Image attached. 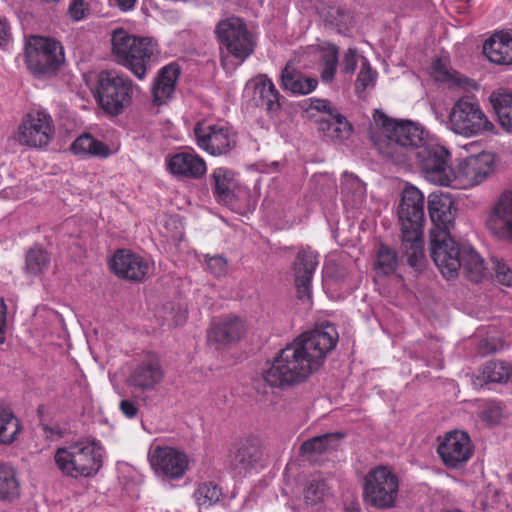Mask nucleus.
I'll return each mask as SVG.
<instances>
[{"label": "nucleus", "mask_w": 512, "mask_h": 512, "mask_svg": "<svg viewBox=\"0 0 512 512\" xmlns=\"http://www.w3.org/2000/svg\"><path fill=\"white\" fill-rule=\"evenodd\" d=\"M109 265L116 276L135 282L143 281L151 270L147 259L126 250H118Z\"/></svg>", "instance_id": "18"}, {"label": "nucleus", "mask_w": 512, "mask_h": 512, "mask_svg": "<svg viewBox=\"0 0 512 512\" xmlns=\"http://www.w3.org/2000/svg\"><path fill=\"white\" fill-rule=\"evenodd\" d=\"M319 131L331 140L342 141L347 139L352 131L350 123L337 111L328 118L320 117L318 120Z\"/></svg>", "instance_id": "29"}, {"label": "nucleus", "mask_w": 512, "mask_h": 512, "mask_svg": "<svg viewBox=\"0 0 512 512\" xmlns=\"http://www.w3.org/2000/svg\"><path fill=\"white\" fill-rule=\"evenodd\" d=\"M138 86L126 75L102 71L97 80L96 99L109 114L119 115L131 103Z\"/></svg>", "instance_id": "6"}, {"label": "nucleus", "mask_w": 512, "mask_h": 512, "mask_svg": "<svg viewBox=\"0 0 512 512\" xmlns=\"http://www.w3.org/2000/svg\"><path fill=\"white\" fill-rule=\"evenodd\" d=\"M7 330V306L2 297H0V345L5 342Z\"/></svg>", "instance_id": "55"}, {"label": "nucleus", "mask_w": 512, "mask_h": 512, "mask_svg": "<svg viewBox=\"0 0 512 512\" xmlns=\"http://www.w3.org/2000/svg\"><path fill=\"white\" fill-rule=\"evenodd\" d=\"M461 269L466 277L475 283L480 282L485 275L483 259L471 247L463 246Z\"/></svg>", "instance_id": "34"}, {"label": "nucleus", "mask_w": 512, "mask_h": 512, "mask_svg": "<svg viewBox=\"0 0 512 512\" xmlns=\"http://www.w3.org/2000/svg\"><path fill=\"white\" fill-rule=\"evenodd\" d=\"M247 199L248 191L245 187L238 186L233 181L226 182V206L232 210H239Z\"/></svg>", "instance_id": "44"}, {"label": "nucleus", "mask_w": 512, "mask_h": 512, "mask_svg": "<svg viewBox=\"0 0 512 512\" xmlns=\"http://www.w3.org/2000/svg\"><path fill=\"white\" fill-rule=\"evenodd\" d=\"M431 75L435 80L440 82H448L460 85L461 80L459 74L456 71L450 70L445 62L437 59L433 62L431 67Z\"/></svg>", "instance_id": "46"}, {"label": "nucleus", "mask_w": 512, "mask_h": 512, "mask_svg": "<svg viewBox=\"0 0 512 512\" xmlns=\"http://www.w3.org/2000/svg\"><path fill=\"white\" fill-rule=\"evenodd\" d=\"M329 486L321 477H315L310 480L304 490V497L310 504L321 501L327 494Z\"/></svg>", "instance_id": "45"}, {"label": "nucleus", "mask_w": 512, "mask_h": 512, "mask_svg": "<svg viewBox=\"0 0 512 512\" xmlns=\"http://www.w3.org/2000/svg\"><path fill=\"white\" fill-rule=\"evenodd\" d=\"M489 101L498 117L500 125L512 132V92L498 90L491 93Z\"/></svg>", "instance_id": "31"}, {"label": "nucleus", "mask_w": 512, "mask_h": 512, "mask_svg": "<svg viewBox=\"0 0 512 512\" xmlns=\"http://www.w3.org/2000/svg\"><path fill=\"white\" fill-rule=\"evenodd\" d=\"M179 75L180 69L175 63L160 69L152 86L153 102L156 105H163L172 98Z\"/></svg>", "instance_id": "26"}, {"label": "nucleus", "mask_w": 512, "mask_h": 512, "mask_svg": "<svg viewBox=\"0 0 512 512\" xmlns=\"http://www.w3.org/2000/svg\"><path fill=\"white\" fill-rule=\"evenodd\" d=\"M103 450L96 440L81 439L54 452V463L60 473L72 479L92 477L102 466Z\"/></svg>", "instance_id": "4"}, {"label": "nucleus", "mask_w": 512, "mask_h": 512, "mask_svg": "<svg viewBox=\"0 0 512 512\" xmlns=\"http://www.w3.org/2000/svg\"><path fill=\"white\" fill-rule=\"evenodd\" d=\"M111 42L116 61L139 80L145 79L158 53L156 43L149 38L130 35L123 29L114 31Z\"/></svg>", "instance_id": "5"}, {"label": "nucleus", "mask_w": 512, "mask_h": 512, "mask_svg": "<svg viewBox=\"0 0 512 512\" xmlns=\"http://www.w3.org/2000/svg\"><path fill=\"white\" fill-rule=\"evenodd\" d=\"M168 170L177 177L199 179L207 171L202 157L193 149L173 154L167 161Z\"/></svg>", "instance_id": "23"}, {"label": "nucleus", "mask_w": 512, "mask_h": 512, "mask_svg": "<svg viewBox=\"0 0 512 512\" xmlns=\"http://www.w3.org/2000/svg\"><path fill=\"white\" fill-rule=\"evenodd\" d=\"M357 60V50L354 48H349L343 55V59L341 62L342 72L352 74L356 69Z\"/></svg>", "instance_id": "53"}, {"label": "nucleus", "mask_w": 512, "mask_h": 512, "mask_svg": "<svg viewBox=\"0 0 512 512\" xmlns=\"http://www.w3.org/2000/svg\"><path fill=\"white\" fill-rule=\"evenodd\" d=\"M437 452L445 466L458 468L473 454V445L466 432L455 430L447 433L438 446Z\"/></svg>", "instance_id": "16"}, {"label": "nucleus", "mask_w": 512, "mask_h": 512, "mask_svg": "<svg viewBox=\"0 0 512 512\" xmlns=\"http://www.w3.org/2000/svg\"><path fill=\"white\" fill-rule=\"evenodd\" d=\"M483 52L493 63L512 64V35L508 32L495 33L485 41Z\"/></svg>", "instance_id": "27"}, {"label": "nucleus", "mask_w": 512, "mask_h": 512, "mask_svg": "<svg viewBox=\"0 0 512 512\" xmlns=\"http://www.w3.org/2000/svg\"><path fill=\"white\" fill-rule=\"evenodd\" d=\"M434 367L436 368H442L443 367V364L441 361H439L438 363H436L435 365H433Z\"/></svg>", "instance_id": "62"}, {"label": "nucleus", "mask_w": 512, "mask_h": 512, "mask_svg": "<svg viewBox=\"0 0 512 512\" xmlns=\"http://www.w3.org/2000/svg\"><path fill=\"white\" fill-rule=\"evenodd\" d=\"M492 262L496 280L502 285L512 286V267L497 258H493Z\"/></svg>", "instance_id": "48"}, {"label": "nucleus", "mask_w": 512, "mask_h": 512, "mask_svg": "<svg viewBox=\"0 0 512 512\" xmlns=\"http://www.w3.org/2000/svg\"><path fill=\"white\" fill-rule=\"evenodd\" d=\"M346 512H360V508L356 504H350L345 509Z\"/></svg>", "instance_id": "60"}, {"label": "nucleus", "mask_w": 512, "mask_h": 512, "mask_svg": "<svg viewBox=\"0 0 512 512\" xmlns=\"http://www.w3.org/2000/svg\"><path fill=\"white\" fill-rule=\"evenodd\" d=\"M10 37V27L5 18L0 16V46L5 45Z\"/></svg>", "instance_id": "58"}, {"label": "nucleus", "mask_w": 512, "mask_h": 512, "mask_svg": "<svg viewBox=\"0 0 512 512\" xmlns=\"http://www.w3.org/2000/svg\"><path fill=\"white\" fill-rule=\"evenodd\" d=\"M121 412L129 419H133L138 414L137 405L131 400H122L119 406Z\"/></svg>", "instance_id": "56"}, {"label": "nucleus", "mask_w": 512, "mask_h": 512, "mask_svg": "<svg viewBox=\"0 0 512 512\" xmlns=\"http://www.w3.org/2000/svg\"><path fill=\"white\" fill-rule=\"evenodd\" d=\"M68 13L73 21L83 20L89 13L88 0H72Z\"/></svg>", "instance_id": "51"}, {"label": "nucleus", "mask_w": 512, "mask_h": 512, "mask_svg": "<svg viewBox=\"0 0 512 512\" xmlns=\"http://www.w3.org/2000/svg\"><path fill=\"white\" fill-rule=\"evenodd\" d=\"M148 459L157 475L170 479L181 478L188 467L187 456L170 446H155L149 451Z\"/></svg>", "instance_id": "15"}, {"label": "nucleus", "mask_w": 512, "mask_h": 512, "mask_svg": "<svg viewBox=\"0 0 512 512\" xmlns=\"http://www.w3.org/2000/svg\"><path fill=\"white\" fill-rule=\"evenodd\" d=\"M20 490L16 469L8 464H0V501L13 502L19 498Z\"/></svg>", "instance_id": "32"}, {"label": "nucleus", "mask_w": 512, "mask_h": 512, "mask_svg": "<svg viewBox=\"0 0 512 512\" xmlns=\"http://www.w3.org/2000/svg\"><path fill=\"white\" fill-rule=\"evenodd\" d=\"M448 127L453 133L466 138L491 133L495 128L478 101L471 97H462L453 104Z\"/></svg>", "instance_id": "7"}, {"label": "nucleus", "mask_w": 512, "mask_h": 512, "mask_svg": "<svg viewBox=\"0 0 512 512\" xmlns=\"http://www.w3.org/2000/svg\"><path fill=\"white\" fill-rule=\"evenodd\" d=\"M343 436L339 433H329L316 436L301 445V452L309 459L317 455L331 452L338 448Z\"/></svg>", "instance_id": "30"}, {"label": "nucleus", "mask_w": 512, "mask_h": 512, "mask_svg": "<svg viewBox=\"0 0 512 512\" xmlns=\"http://www.w3.org/2000/svg\"><path fill=\"white\" fill-rule=\"evenodd\" d=\"M64 50L60 42L36 36L32 37L26 51L28 69L36 76L48 77L56 73L64 63Z\"/></svg>", "instance_id": "10"}, {"label": "nucleus", "mask_w": 512, "mask_h": 512, "mask_svg": "<svg viewBox=\"0 0 512 512\" xmlns=\"http://www.w3.org/2000/svg\"><path fill=\"white\" fill-rule=\"evenodd\" d=\"M511 374V365L503 361H490L483 368V376L489 382H506Z\"/></svg>", "instance_id": "41"}, {"label": "nucleus", "mask_w": 512, "mask_h": 512, "mask_svg": "<svg viewBox=\"0 0 512 512\" xmlns=\"http://www.w3.org/2000/svg\"><path fill=\"white\" fill-rule=\"evenodd\" d=\"M428 212L433 223L430 232L450 233L456 217V207L451 196L443 193L430 194L428 196Z\"/></svg>", "instance_id": "19"}, {"label": "nucleus", "mask_w": 512, "mask_h": 512, "mask_svg": "<svg viewBox=\"0 0 512 512\" xmlns=\"http://www.w3.org/2000/svg\"><path fill=\"white\" fill-rule=\"evenodd\" d=\"M21 432V424L14 413L7 408L0 407V444L14 442Z\"/></svg>", "instance_id": "36"}, {"label": "nucleus", "mask_w": 512, "mask_h": 512, "mask_svg": "<svg viewBox=\"0 0 512 512\" xmlns=\"http://www.w3.org/2000/svg\"><path fill=\"white\" fill-rule=\"evenodd\" d=\"M398 265L396 252L390 247L381 244L376 254L375 270L377 274L389 275L393 273Z\"/></svg>", "instance_id": "37"}, {"label": "nucleus", "mask_w": 512, "mask_h": 512, "mask_svg": "<svg viewBox=\"0 0 512 512\" xmlns=\"http://www.w3.org/2000/svg\"><path fill=\"white\" fill-rule=\"evenodd\" d=\"M365 194V185L358 177L347 172L342 175V196L345 202L357 206L364 201Z\"/></svg>", "instance_id": "35"}, {"label": "nucleus", "mask_w": 512, "mask_h": 512, "mask_svg": "<svg viewBox=\"0 0 512 512\" xmlns=\"http://www.w3.org/2000/svg\"><path fill=\"white\" fill-rule=\"evenodd\" d=\"M323 19L336 26L340 31L346 29L351 23V15L338 6H329L321 12Z\"/></svg>", "instance_id": "42"}, {"label": "nucleus", "mask_w": 512, "mask_h": 512, "mask_svg": "<svg viewBox=\"0 0 512 512\" xmlns=\"http://www.w3.org/2000/svg\"><path fill=\"white\" fill-rule=\"evenodd\" d=\"M246 91L252 92L256 105L265 107L270 114H276L280 110L281 95L267 75L259 74L248 81Z\"/></svg>", "instance_id": "21"}, {"label": "nucleus", "mask_w": 512, "mask_h": 512, "mask_svg": "<svg viewBox=\"0 0 512 512\" xmlns=\"http://www.w3.org/2000/svg\"><path fill=\"white\" fill-rule=\"evenodd\" d=\"M224 340V325L222 322H213L207 331L208 344L215 349H221Z\"/></svg>", "instance_id": "49"}, {"label": "nucleus", "mask_w": 512, "mask_h": 512, "mask_svg": "<svg viewBox=\"0 0 512 512\" xmlns=\"http://www.w3.org/2000/svg\"><path fill=\"white\" fill-rule=\"evenodd\" d=\"M424 195L413 185L402 191L398 207L401 229V250L410 266L416 267L423 259Z\"/></svg>", "instance_id": "3"}, {"label": "nucleus", "mask_w": 512, "mask_h": 512, "mask_svg": "<svg viewBox=\"0 0 512 512\" xmlns=\"http://www.w3.org/2000/svg\"><path fill=\"white\" fill-rule=\"evenodd\" d=\"M399 480L386 466L370 470L363 482V501L377 509H391L396 506Z\"/></svg>", "instance_id": "8"}, {"label": "nucleus", "mask_w": 512, "mask_h": 512, "mask_svg": "<svg viewBox=\"0 0 512 512\" xmlns=\"http://www.w3.org/2000/svg\"><path fill=\"white\" fill-rule=\"evenodd\" d=\"M115 4L122 10L128 11L132 9L136 3V0H114Z\"/></svg>", "instance_id": "59"}, {"label": "nucleus", "mask_w": 512, "mask_h": 512, "mask_svg": "<svg viewBox=\"0 0 512 512\" xmlns=\"http://www.w3.org/2000/svg\"><path fill=\"white\" fill-rule=\"evenodd\" d=\"M74 154L83 157L93 156L107 158L111 155V149L103 142L95 139L91 134L85 133L79 136L71 145Z\"/></svg>", "instance_id": "33"}, {"label": "nucleus", "mask_w": 512, "mask_h": 512, "mask_svg": "<svg viewBox=\"0 0 512 512\" xmlns=\"http://www.w3.org/2000/svg\"><path fill=\"white\" fill-rule=\"evenodd\" d=\"M412 160L416 161L429 182L440 186L452 185L454 170L449 164L450 154L444 147L426 141L414 151Z\"/></svg>", "instance_id": "9"}, {"label": "nucleus", "mask_w": 512, "mask_h": 512, "mask_svg": "<svg viewBox=\"0 0 512 512\" xmlns=\"http://www.w3.org/2000/svg\"><path fill=\"white\" fill-rule=\"evenodd\" d=\"M487 225L499 238L512 239V191H505L500 195Z\"/></svg>", "instance_id": "24"}, {"label": "nucleus", "mask_w": 512, "mask_h": 512, "mask_svg": "<svg viewBox=\"0 0 512 512\" xmlns=\"http://www.w3.org/2000/svg\"><path fill=\"white\" fill-rule=\"evenodd\" d=\"M369 136L380 154L396 164L412 161L416 149L427 141V133L415 122L388 118L375 111Z\"/></svg>", "instance_id": "2"}, {"label": "nucleus", "mask_w": 512, "mask_h": 512, "mask_svg": "<svg viewBox=\"0 0 512 512\" xmlns=\"http://www.w3.org/2000/svg\"><path fill=\"white\" fill-rule=\"evenodd\" d=\"M318 265V255L310 249L298 252L293 264L295 286L300 299H309L311 295V280Z\"/></svg>", "instance_id": "22"}, {"label": "nucleus", "mask_w": 512, "mask_h": 512, "mask_svg": "<svg viewBox=\"0 0 512 512\" xmlns=\"http://www.w3.org/2000/svg\"><path fill=\"white\" fill-rule=\"evenodd\" d=\"M318 85L316 78L307 77L298 71L289 61L281 72V86L294 95H307Z\"/></svg>", "instance_id": "28"}, {"label": "nucleus", "mask_w": 512, "mask_h": 512, "mask_svg": "<svg viewBox=\"0 0 512 512\" xmlns=\"http://www.w3.org/2000/svg\"><path fill=\"white\" fill-rule=\"evenodd\" d=\"M322 72L321 79L323 82H331L336 73L338 62V49L334 45H328L321 48Z\"/></svg>", "instance_id": "40"}, {"label": "nucleus", "mask_w": 512, "mask_h": 512, "mask_svg": "<svg viewBox=\"0 0 512 512\" xmlns=\"http://www.w3.org/2000/svg\"><path fill=\"white\" fill-rule=\"evenodd\" d=\"M210 180L214 189V195L221 202L224 199V169H215Z\"/></svg>", "instance_id": "52"}, {"label": "nucleus", "mask_w": 512, "mask_h": 512, "mask_svg": "<svg viewBox=\"0 0 512 512\" xmlns=\"http://www.w3.org/2000/svg\"><path fill=\"white\" fill-rule=\"evenodd\" d=\"M255 41L246 24L238 17L226 18V50L242 64L254 51Z\"/></svg>", "instance_id": "17"}, {"label": "nucleus", "mask_w": 512, "mask_h": 512, "mask_svg": "<svg viewBox=\"0 0 512 512\" xmlns=\"http://www.w3.org/2000/svg\"><path fill=\"white\" fill-rule=\"evenodd\" d=\"M495 157L481 152L462 159L454 170L451 187L471 188L484 183L494 172Z\"/></svg>", "instance_id": "11"}, {"label": "nucleus", "mask_w": 512, "mask_h": 512, "mask_svg": "<svg viewBox=\"0 0 512 512\" xmlns=\"http://www.w3.org/2000/svg\"><path fill=\"white\" fill-rule=\"evenodd\" d=\"M376 77L377 73L371 69L369 62L364 59L356 80V91L359 93L369 87H373Z\"/></svg>", "instance_id": "47"}, {"label": "nucleus", "mask_w": 512, "mask_h": 512, "mask_svg": "<svg viewBox=\"0 0 512 512\" xmlns=\"http://www.w3.org/2000/svg\"><path fill=\"white\" fill-rule=\"evenodd\" d=\"M185 320V315H181L179 319L175 320V325L181 324Z\"/></svg>", "instance_id": "61"}, {"label": "nucleus", "mask_w": 512, "mask_h": 512, "mask_svg": "<svg viewBox=\"0 0 512 512\" xmlns=\"http://www.w3.org/2000/svg\"><path fill=\"white\" fill-rule=\"evenodd\" d=\"M197 145L211 155H221L224 151L223 127L199 121L194 127Z\"/></svg>", "instance_id": "25"}, {"label": "nucleus", "mask_w": 512, "mask_h": 512, "mask_svg": "<svg viewBox=\"0 0 512 512\" xmlns=\"http://www.w3.org/2000/svg\"><path fill=\"white\" fill-rule=\"evenodd\" d=\"M261 458L259 441L254 437L239 440L231 450V472L234 477L245 475Z\"/></svg>", "instance_id": "20"}, {"label": "nucleus", "mask_w": 512, "mask_h": 512, "mask_svg": "<svg viewBox=\"0 0 512 512\" xmlns=\"http://www.w3.org/2000/svg\"><path fill=\"white\" fill-rule=\"evenodd\" d=\"M206 268L207 270L216 277L224 275V259L221 255L209 257L206 256Z\"/></svg>", "instance_id": "54"}, {"label": "nucleus", "mask_w": 512, "mask_h": 512, "mask_svg": "<svg viewBox=\"0 0 512 512\" xmlns=\"http://www.w3.org/2000/svg\"><path fill=\"white\" fill-rule=\"evenodd\" d=\"M247 333L246 321L237 315L226 318V348L235 346Z\"/></svg>", "instance_id": "39"}, {"label": "nucleus", "mask_w": 512, "mask_h": 512, "mask_svg": "<svg viewBox=\"0 0 512 512\" xmlns=\"http://www.w3.org/2000/svg\"><path fill=\"white\" fill-rule=\"evenodd\" d=\"M223 25H224V20L221 19L218 21L217 25H216V29H215V33L217 35V38L219 40V43H220V57H219V62L222 66H224V55L222 54V44L224 43V29H223Z\"/></svg>", "instance_id": "57"}, {"label": "nucleus", "mask_w": 512, "mask_h": 512, "mask_svg": "<svg viewBox=\"0 0 512 512\" xmlns=\"http://www.w3.org/2000/svg\"><path fill=\"white\" fill-rule=\"evenodd\" d=\"M53 132L51 116L44 111H34L27 114L20 124L17 140L21 145L40 148L48 145Z\"/></svg>", "instance_id": "14"}, {"label": "nucleus", "mask_w": 512, "mask_h": 512, "mask_svg": "<svg viewBox=\"0 0 512 512\" xmlns=\"http://www.w3.org/2000/svg\"><path fill=\"white\" fill-rule=\"evenodd\" d=\"M194 497L200 508L207 509L220 501L222 489L212 482L203 483L194 492Z\"/></svg>", "instance_id": "38"}, {"label": "nucleus", "mask_w": 512, "mask_h": 512, "mask_svg": "<svg viewBox=\"0 0 512 512\" xmlns=\"http://www.w3.org/2000/svg\"><path fill=\"white\" fill-rule=\"evenodd\" d=\"M48 264L49 257L44 250L35 248L28 251L26 255V269L31 274H40L47 268Z\"/></svg>", "instance_id": "43"}, {"label": "nucleus", "mask_w": 512, "mask_h": 512, "mask_svg": "<svg viewBox=\"0 0 512 512\" xmlns=\"http://www.w3.org/2000/svg\"><path fill=\"white\" fill-rule=\"evenodd\" d=\"M462 250L463 246L460 247L450 233L430 232L431 257L445 278H455L458 275L462 263Z\"/></svg>", "instance_id": "12"}, {"label": "nucleus", "mask_w": 512, "mask_h": 512, "mask_svg": "<svg viewBox=\"0 0 512 512\" xmlns=\"http://www.w3.org/2000/svg\"><path fill=\"white\" fill-rule=\"evenodd\" d=\"M308 101L309 104L306 110L307 112H310L312 116H314L312 112L316 111L323 114L321 117L328 118L329 116L334 115L337 111L336 108H334L330 102L325 99L311 98Z\"/></svg>", "instance_id": "50"}, {"label": "nucleus", "mask_w": 512, "mask_h": 512, "mask_svg": "<svg viewBox=\"0 0 512 512\" xmlns=\"http://www.w3.org/2000/svg\"><path fill=\"white\" fill-rule=\"evenodd\" d=\"M164 378L165 370L159 355L149 352L132 367L127 384L134 392L147 393L155 391Z\"/></svg>", "instance_id": "13"}, {"label": "nucleus", "mask_w": 512, "mask_h": 512, "mask_svg": "<svg viewBox=\"0 0 512 512\" xmlns=\"http://www.w3.org/2000/svg\"><path fill=\"white\" fill-rule=\"evenodd\" d=\"M337 341L338 333L330 324L301 334L263 371L264 381L271 387L282 389L305 381L321 367Z\"/></svg>", "instance_id": "1"}]
</instances>
